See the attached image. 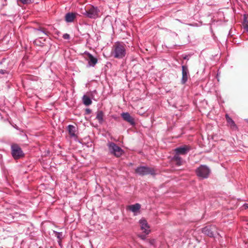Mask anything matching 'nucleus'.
I'll return each mask as SVG.
<instances>
[{"label": "nucleus", "instance_id": "obj_1", "mask_svg": "<svg viewBox=\"0 0 248 248\" xmlns=\"http://www.w3.org/2000/svg\"><path fill=\"white\" fill-rule=\"evenodd\" d=\"M126 46L121 43H116L113 46L112 50V54L114 58L122 59L126 55Z\"/></svg>", "mask_w": 248, "mask_h": 248}, {"label": "nucleus", "instance_id": "obj_2", "mask_svg": "<svg viewBox=\"0 0 248 248\" xmlns=\"http://www.w3.org/2000/svg\"><path fill=\"white\" fill-rule=\"evenodd\" d=\"M189 150V148L187 146H184L175 149V155L173 157V161L177 166H181L183 163V161L179 156L180 155H185Z\"/></svg>", "mask_w": 248, "mask_h": 248}, {"label": "nucleus", "instance_id": "obj_3", "mask_svg": "<svg viewBox=\"0 0 248 248\" xmlns=\"http://www.w3.org/2000/svg\"><path fill=\"white\" fill-rule=\"evenodd\" d=\"M99 12L97 7L92 6L89 8L85 9L84 12H83L82 14L88 18H96L99 16Z\"/></svg>", "mask_w": 248, "mask_h": 248}, {"label": "nucleus", "instance_id": "obj_4", "mask_svg": "<svg viewBox=\"0 0 248 248\" xmlns=\"http://www.w3.org/2000/svg\"><path fill=\"white\" fill-rule=\"evenodd\" d=\"M156 171V170L154 168L146 166H140L135 170V172L140 175H155Z\"/></svg>", "mask_w": 248, "mask_h": 248}, {"label": "nucleus", "instance_id": "obj_5", "mask_svg": "<svg viewBox=\"0 0 248 248\" xmlns=\"http://www.w3.org/2000/svg\"><path fill=\"white\" fill-rule=\"evenodd\" d=\"M108 146L109 152L116 157L121 156L124 153L123 150L113 142L108 143Z\"/></svg>", "mask_w": 248, "mask_h": 248}, {"label": "nucleus", "instance_id": "obj_6", "mask_svg": "<svg viewBox=\"0 0 248 248\" xmlns=\"http://www.w3.org/2000/svg\"><path fill=\"white\" fill-rule=\"evenodd\" d=\"M197 176L202 179L207 178L210 174V170L205 165H201L196 170Z\"/></svg>", "mask_w": 248, "mask_h": 248}, {"label": "nucleus", "instance_id": "obj_7", "mask_svg": "<svg viewBox=\"0 0 248 248\" xmlns=\"http://www.w3.org/2000/svg\"><path fill=\"white\" fill-rule=\"evenodd\" d=\"M36 34L38 36H40L39 38L36 39L34 41V44L37 46H42L43 42H42L40 40H42L43 36H42L41 33L48 36L49 32L46 31L45 29L43 28H40L39 29L36 30Z\"/></svg>", "mask_w": 248, "mask_h": 248}, {"label": "nucleus", "instance_id": "obj_8", "mask_svg": "<svg viewBox=\"0 0 248 248\" xmlns=\"http://www.w3.org/2000/svg\"><path fill=\"white\" fill-rule=\"evenodd\" d=\"M12 154L15 159H18L23 155L21 148L17 145L12 146Z\"/></svg>", "mask_w": 248, "mask_h": 248}, {"label": "nucleus", "instance_id": "obj_9", "mask_svg": "<svg viewBox=\"0 0 248 248\" xmlns=\"http://www.w3.org/2000/svg\"><path fill=\"white\" fill-rule=\"evenodd\" d=\"M139 223L140 226V229L144 233L148 234L150 232V227L148 224L147 221L144 219H141Z\"/></svg>", "mask_w": 248, "mask_h": 248}, {"label": "nucleus", "instance_id": "obj_10", "mask_svg": "<svg viewBox=\"0 0 248 248\" xmlns=\"http://www.w3.org/2000/svg\"><path fill=\"white\" fill-rule=\"evenodd\" d=\"M215 231V227L212 226H206L202 230V232L203 233L210 237H213L214 236Z\"/></svg>", "mask_w": 248, "mask_h": 248}, {"label": "nucleus", "instance_id": "obj_11", "mask_svg": "<svg viewBox=\"0 0 248 248\" xmlns=\"http://www.w3.org/2000/svg\"><path fill=\"white\" fill-rule=\"evenodd\" d=\"M141 206L139 203H136L135 204L130 205L127 206V209L129 210L132 212L134 215H137L140 212V209Z\"/></svg>", "mask_w": 248, "mask_h": 248}, {"label": "nucleus", "instance_id": "obj_12", "mask_svg": "<svg viewBox=\"0 0 248 248\" xmlns=\"http://www.w3.org/2000/svg\"><path fill=\"white\" fill-rule=\"evenodd\" d=\"M182 68V78L181 82L183 84H185L188 79V70L187 66L183 65Z\"/></svg>", "mask_w": 248, "mask_h": 248}, {"label": "nucleus", "instance_id": "obj_13", "mask_svg": "<svg viewBox=\"0 0 248 248\" xmlns=\"http://www.w3.org/2000/svg\"><path fill=\"white\" fill-rule=\"evenodd\" d=\"M84 54L86 55L88 58V63L89 65L94 66L97 62V59L94 58L91 54L89 52H85Z\"/></svg>", "mask_w": 248, "mask_h": 248}, {"label": "nucleus", "instance_id": "obj_14", "mask_svg": "<svg viewBox=\"0 0 248 248\" xmlns=\"http://www.w3.org/2000/svg\"><path fill=\"white\" fill-rule=\"evenodd\" d=\"M122 117L125 121L128 122L131 124H134V119L130 115L128 112L123 113L121 114Z\"/></svg>", "mask_w": 248, "mask_h": 248}, {"label": "nucleus", "instance_id": "obj_15", "mask_svg": "<svg viewBox=\"0 0 248 248\" xmlns=\"http://www.w3.org/2000/svg\"><path fill=\"white\" fill-rule=\"evenodd\" d=\"M77 14L73 13H68L65 16V20L67 22H72L74 21L76 17Z\"/></svg>", "mask_w": 248, "mask_h": 248}, {"label": "nucleus", "instance_id": "obj_16", "mask_svg": "<svg viewBox=\"0 0 248 248\" xmlns=\"http://www.w3.org/2000/svg\"><path fill=\"white\" fill-rule=\"evenodd\" d=\"M225 117L228 124V125L231 127L232 129H235L236 128V124L230 118L228 114H226Z\"/></svg>", "mask_w": 248, "mask_h": 248}, {"label": "nucleus", "instance_id": "obj_17", "mask_svg": "<svg viewBox=\"0 0 248 248\" xmlns=\"http://www.w3.org/2000/svg\"><path fill=\"white\" fill-rule=\"evenodd\" d=\"M68 130L69 134L72 136H75L76 127L72 125H69L68 126Z\"/></svg>", "mask_w": 248, "mask_h": 248}, {"label": "nucleus", "instance_id": "obj_18", "mask_svg": "<svg viewBox=\"0 0 248 248\" xmlns=\"http://www.w3.org/2000/svg\"><path fill=\"white\" fill-rule=\"evenodd\" d=\"M83 102L86 106H89L92 104V101L91 99L86 95L83 96Z\"/></svg>", "mask_w": 248, "mask_h": 248}, {"label": "nucleus", "instance_id": "obj_19", "mask_svg": "<svg viewBox=\"0 0 248 248\" xmlns=\"http://www.w3.org/2000/svg\"><path fill=\"white\" fill-rule=\"evenodd\" d=\"M103 116L104 114L102 111H100L97 112L96 119L100 124H102L103 122Z\"/></svg>", "mask_w": 248, "mask_h": 248}, {"label": "nucleus", "instance_id": "obj_20", "mask_svg": "<svg viewBox=\"0 0 248 248\" xmlns=\"http://www.w3.org/2000/svg\"><path fill=\"white\" fill-rule=\"evenodd\" d=\"M243 26L244 28L248 32V21L245 16L244 17Z\"/></svg>", "mask_w": 248, "mask_h": 248}, {"label": "nucleus", "instance_id": "obj_21", "mask_svg": "<svg viewBox=\"0 0 248 248\" xmlns=\"http://www.w3.org/2000/svg\"><path fill=\"white\" fill-rule=\"evenodd\" d=\"M55 233V236L61 240L62 238V232H54Z\"/></svg>", "mask_w": 248, "mask_h": 248}, {"label": "nucleus", "instance_id": "obj_22", "mask_svg": "<svg viewBox=\"0 0 248 248\" xmlns=\"http://www.w3.org/2000/svg\"><path fill=\"white\" fill-rule=\"evenodd\" d=\"M20 1L23 4H27L31 2V0H20Z\"/></svg>", "mask_w": 248, "mask_h": 248}, {"label": "nucleus", "instance_id": "obj_23", "mask_svg": "<svg viewBox=\"0 0 248 248\" xmlns=\"http://www.w3.org/2000/svg\"><path fill=\"white\" fill-rule=\"evenodd\" d=\"M63 38L64 39H69L70 38V35L67 33H65L63 35Z\"/></svg>", "mask_w": 248, "mask_h": 248}, {"label": "nucleus", "instance_id": "obj_24", "mask_svg": "<svg viewBox=\"0 0 248 248\" xmlns=\"http://www.w3.org/2000/svg\"><path fill=\"white\" fill-rule=\"evenodd\" d=\"M243 208L245 209H248V203H245L243 205Z\"/></svg>", "mask_w": 248, "mask_h": 248}, {"label": "nucleus", "instance_id": "obj_25", "mask_svg": "<svg viewBox=\"0 0 248 248\" xmlns=\"http://www.w3.org/2000/svg\"><path fill=\"white\" fill-rule=\"evenodd\" d=\"M5 72V70H0V73H1L2 74H4Z\"/></svg>", "mask_w": 248, "mask_h": 248}, {"label": "nucleus", "instance_id": "obj_26", "mask_svg": "<svg viewBox=\"0 0 248 248\" xmlns=\"http://www.w3.org/2000/svg\"><path fill=\"white\" fill-rule=\"evenodd\" d=\"M139 237L140 238H141V239H145V236L144 235H141L139 236Z\"/></svg>", "mask_w": 248, "mask_h": 248}, {"label": "nucleus", "instance_id": "obj_27", "mask_svg": "<svg viewBox=\"0 0 248 248\" xmlns=\"http://www.w3.org/2000/svg\"><path fill=\"white\" fill-rule=\"evenodd\" d=\"M247 122L248 123V120H247Z\"/></svg>", "mask_w": 248, "mask_h": 248}]
</instances>
